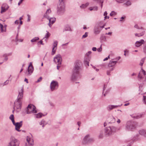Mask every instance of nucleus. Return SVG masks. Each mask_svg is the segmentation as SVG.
Instances as JSON below:
<instances>
[{"label": "nucleus", "instance_id": "obj_64", "mask_svg": "<svg viewBox=\"0 0 146 146\" xmlns=\"http://www.w3.org/2000/svg\"><path fill=\"white\" fill-rule=\"evenodd\" d=\"M108 14L107 11H105L104 13V15L105 16H106Z\"/></svg>", "mask_w": 146, "mask_h": 146}, {"label": "nucleus", "instance_id": "obj_39", "mask_svg": "<svg viewBox=\"0 0 146 146\" xmlns=\"http://www.w3.org/2000/svg\"><path fill=\"white\" fill-rule=\"evenodd\" d=\"M88 33L86 32L85 34L83 35L82 37V38H85L87 37L88 36Z\"/></svg>", "mask_w": 146, "mask_h": 146}, {"label": "nucleus", "instance_id": "obj_6", "mask_svg": "<svg viewBox=\"0 0 146 146\" xmlns=\"http://www.w3.org/2000/svg\"><path fill=\"white\" fill-rule=\"evenodd\" d=\"M94 141V138L93 137H90V135L89 134H88L86 135L84 137L83 139V143L84 144L92 143Z\"/></svg>", "mask_w": 146, "mask_h": 146}, {"label": "nucleus", "instance_id": "obj_41", "mask_svg": "<svg viewBox=\"0 0 146 146\" xmlns=\"http://www.w3.org/2000/svg\"><path fill=\"white\" fill-rule=\"evenodd\" d=\"M134 27L138 29H143V28L142 27H141V28H139L137 25H135L134 26Z\"/></svg>", "mask_w": 146, "mask_h": 146}, {"label": "nucleus", "instance_id": "obj_56", "mask_svg": "<svg viewBox=\"0 0 146 146\" xmlns=\"http://www.w3.org/2000/svg\"><path fill=\"white\" fill-rule=\"evenodd\" d=\"M92 53V52L90 51H88L86 55L89 56V55L90 54Z\"/></svg>", "mask_w": 146, "mask_h": 146}, {"label": "nucleus", "instance_id": "obj_36", "mask_svg": "<svg viewBox=\"0 0 146 146\" xmlns=\"http://www.w3.org/2000/svg\"><path fill=\"white\" fill-rule=\"evenodd\" d=\"M43 115L42 113H40L36 115V117L37 118H40Z\"/></svg>", "mask_w": 146, "mask_h": 146}, {"label": "nucleus", "instance_id": "obj_37", "mask_svg": "<svg viewBox=\"0 0 146 146\" xmlns=\"http://www.w3.org/2000/svg\"><path fill=\"white\" fill-rule=\"evenodd\" d=\"M3 56L4 57V60L5 61H7L8 59V58L6 54H4L3 55Z\"/></svg>", "mask_w": 146, "mask_h": 146}, {"label": "nucleus", "instance_id": "obj_25", "mask_svg": "<svg viewBox=\"0 0 146 146\" xmlns=\"http://www.w3.org/2000/svg\"><path fill=\"white\" fill-rule=\"evenodd\" d=\"M100 39L102 41H106V36L103 34L101 35Z\"/></svg>", "mask_w": 146, "mask_h": 146}, {"label": "nucleus", "instance_id": "obj_31", "mask_svg": "<svg viewBox=\"0 0 146 146\" xmlns=\"http://www.w3.org/2000/svg\"><path fill=\"white\" fill-rule=\"evenodd\" d=\"M39 39V38L38 37H35L32 40H31V42H36L37 40Z\"/></svg>", "mask_w": 146, "mask_h": 146}, {"label": "nucleus", "instance_id": "obj_45", "mask_svg": "<svg viewBox=\"0 0 146 146\" xmlns=\"http://www.w3.org/2000/svg\"><path fill=\"white\" fill-rule=\"evenodd\" d=\"M1 13H3L5 12L6 11H7V9H5V8H1Z\"/></svg>", "mask_w": 146, "mask_h": 146}, {"label": "nucleus", "instance_id": "obj_14", "mask_svg": "<svg viewBox=\"0 0 146 146\" xmlns=\"http://www.w3.org/2000/svg\"><path fill=\"white\" fill-rule=\"evenodd\" d=\"M105 25H104L102 26H101L99 25V26L97 27H95L94 30V34L96 35L99 34L101 31V30L99 29V27H100V28H103L104 27Z\"/></svg>", "mask_w": 146, "mask_h": 146}, {"label": "nucleus", "instance_id": "obj_12", "mask_svg": "<svg viewBox=\"0 0 146 146\" xmlns=\"http://www.w3.org/2000/svg\"><path fill=\"white\" fill-rule=\"evenodd\" d=\"M23 121H21L19 122H17L13 124L15 126V129L16 130L20 132L21 130H20V127H22V125Z\"/></svg>", "mask_w": 146, "mask_h": 146}, {"label": "nucleus", "instance_id": "obj_62", "mask_svg": "<svg viewBox=\"0 0 146 146\" xmlns=\"http://www.w3.org/2000/svg\"><path fill=\"white\" fill-rule=\"evenodd\" d=\"M39 43H40L41 44H42V45H44V44L43 43V42L42 41V40H40L38 42V43L39 44Z\"/></svg>", "mask_w": 146, "mask_h": 146}, {"label": "nucleus", "instance_id": "obj_29", "mask_svg": "<svg viewBox=\"0 0 146 146\" xmlns=\"http://www.w3.org/2000/svg\"><path fill=\"white\" fill-rule=\"evenodd\" d=\"M46 32L47 33L46 34L45 37L44 38V39L45 38L46 40L48 39L50 35V34L47 31H46Z\"/></svg>", "mask_w": 146, "mask_h": 146}, {"label": "nucleus", "instance_id": "obj_28", "mask_svg": "<svg viewBox=\"0 0 146 146\" xmlns=\"http://www.w3.org/2000/svg\"><path fill=\"white\" fill-rule=\"evenodd\" d=\"M1 8H5V9H8L9 8V6L8 5L5 3L3 4L2 5Z\"/></svg>", "mask_w": 146, "mask_h": 146}, {"label": "nucleus", "instance_id": "obj_17", "mask_svg": "<svg viewBox=\"0 0 146 146\" xmlns=\"http://www.w3.org/2000/svg\"><path fill=\"white\" fill-rule=\"evenodd\" d=\"M122 104H121V105H109L107 107V110L109 111H110L111 110L115 108H116L118 107H120L121 106Z\"/></svg>", "mask_w": 146, "mask_h": 146}, {"label": "nucleus", "instance_id": "obj_43", "mask_svg": "<svg viewBox=\"0 0 146 146\" xmlns=\"http://www.w3.org/2000/svg\"><path fill=\"white\" fill-rule=\"evenodd\" d=\"M116 13L114 11H112L110 14V15L111 16H112L116 15Z\"/></svg>", "mask_w": 146, "mask_h": 146}, {"label": "nucleus", "instance_id": "obj_8", "mask_svg": "<svg viewBox=\"0 0 146 146\" xmlns=\"http://www.w3.org/2000/svg\"><path fill=\"white\" fill-rule=\"evenodd\" d=\"M81 70V68L80 64L79 63H76L75 64L72 72L78 75Z\"/></svg>", "mask_w": 146, "mask_h": 146}, {"label": "nucleus", "instance_id": "obj_35", "mask_svg": "<svg viewBox=\"0 0 146 146\" xmlns=\"http://www.w3.org/2000/svg\"><path fill=\"white\" fill-rule=\"evenodd\" d=\"M56 21V19L54 17L51 18L50 19V22L51 23L52 25Z\"/></svg>", "mask_w": 146, "mask_h": 146}, {"label": "nucleus", "instance_id": "obj_47", "mask_svg": "<svg viewBox=\"0 0 146 146\" xmlns=\"http://www.w3.org/2000/svg\"><path fill=\"white\" fill-rule=\"evenodd\" d=\"M102 45H101L100 47L97 49V50L98 52H100L102 50Z\"/></svg>", "mask_w": 146, "mask_h": 146}, {"label": "nucleus", "instance_id": "obj_34", "mask_svg": "<svg viewBox=\"0 0 146 146\" xmlns=\"http://www.w3.org/2000/svg\"><path fill=\"white\" fill-rule=\"evenodd\" d=\"M143 78V77L142 76L141 74L140 73H139L138 76V80L139 81H141Z\"/></svg>", "mask_w": 146, "mask_h": 146}, {"label": "nucleus", "instance_id": "obj_60", "mask_svg": "<svg viewBox=\"0 0 146 146\" xmlns=\"http://www.w3.org/2000/svg\"><path fill=\"white\" fill-rule=\"evenodd\" d=\"M15 23L16 24H18L19 23V21L18 20H16L15 22Z\"/></svg>", "mask_w": 146, "mask_h": 146}, {"label": "nucleus", "instance_id": "obj_63", "mask_svg": "<svg viewBox=\"0 0 146 146\" xmlns=\"http://www.w3.org/2000/svg\"><path fill=\"white\" fill-rule=\"evenodd\" d=\"M112 33V32H109L108 33H106V34L109 35H111Z\"/></svg>", "mask_w": 146, "mask_h": 146}, {"label": "nucleus", "instance_id": "obj_55", "mask_svg": "<svg viewBox=\"0 0 146 146\" xmlns=\"http://www.w3.org/2000/svg\"><path fill=\"white\" fill-rule=\"evenodd\" d=\"M93 8L94 10L97 11L98 9V7L97 6L94 7H93Z\"/></svg>", "mask_w": 146, "mask_h": 146}, {"label": "nucleus", "instance_id": "obj_61", "mask_svg": "<svg viewBox=\"0 0 146 146\" xmlns=\"http://www.w3.org/2000/svg\"><path fill=\"white\" fill-rule=\"evenodd\" d=\"M142 72L143 74L144 75H146V73H145V71L144 70H143V69H142Z\"/></svg>", "mask_w": 146, "mask_h": 146}, {"label": "nucleus", "instance_id": "obj_42", "mask_svg": "<svg viewBox=\"0 0 146 146\" xmlns=\"http://www.w3.org/2000/svg\"><path fill=\"white\" fill-rule=\"evenodd\" d=\"M48 14L47 13H46L44 14L43 17L44 18H46L48 19V18L49 17V16H48Z\"/></svg>", "mask_w": 146, "mask_h": 146}, {"label": "nucleus", "instance_id": "obj_9", "mask_svg": "<svg viewBox=\"0 0 146 146\" xmlns=\"http://www.w3.org/2000/svg\"><path fill=\"white\" fill-rule=\"evenodd\" d=\"M58 87V84L56 81L52 80L51 83L50 88L52 91L57 89Z\"/></svg>", "mask_w": 146, "mask_h": 146}, {"label": "nucleus", "instance_id": "obj_16", "mask_svg": "<svg viewBox=\"0 0 146 146\" xmlns=\"http://www.w3.org/2000/svg\"><path fill=\"white\" fill-rule=\"evenodd\" d=\"M145 43V41L143 39L139 41H137L135 43V45L136 47H138Z\"/></svg>", "mask_w": 146, "mask_h": 146}, {"label": "nucleus", "instance_id": "obj_3", "mask_svg": "<svg viewBox=\"0 0 146 146\" xmlns=\"http://www.w3.org/2000/svg\"><path fill=\"white\" fill-rule=\"evenodd\" d=\"M116 130V128L113 126L106 127L105 129L104 134L106 137L111 136Z\"/></svg>", "mask_w": 146, "mask_h": 146}, {"label": "nucleus", "instance_id": "obj_20", "mask_svg": "<svg viewBox=\"0 0 146 146\" xmlns=\"http://www.w3.org/2000/svg\"><path fill=\"white\" fill-rule=\"evenodd\" d=\"M115 121V119L113 117H110L109 118V120L108 121V123H114Z\"/></svg>", "mask_w": 146, "mask_h": 146}, {"label": "nucleus", "instance_id": "obj_49", "mask_svg": "<svg viewBox=\"0 0 146 146\" xmlns=\"http://www.w3.org/2000/svg\"><path fill=\"white\" fill-rule=\"evenodd\" d=\"M45 122V121L44 119H42V121L39 122V124L42 125Z\"/></svg>", "mask_w": 146, "mask_h": 146}, {"label": "nucleus", "instance_id": "obj_18", "mask_svg": "<svg viewBox=\"0 0 146 146\" xmlns=\"http://www.w3.org/2000/svg\"><path fill=\"white\" fill-rule=\"evenodd\" d=\"M139 132L140 135L146 137V130L141 129L139 131Z\"/></svg>", "mask_w": 146, "mask_h": 146}, {"label": "nucleus", "instance_id": "obj_23", "mask_svg": "<svg viewBox=\"0 0 146 146\" xmlns=\"http://www.w3.org/2000/svg\"><path fill=\"white\" fill-rule=\"evenodd\" d=\"M6 31V29H3V25L0 23V33L1 32L3 33V32H5Z\"/></svg>", "mask_w": 146, "mask_h": 146}, {"label": "nucleus", "instance_id": "obj_24", "mask_svg": "<svg viewBox=\"0 0 146 146\" xmlns=\"http://www.w3.org/2000/svg\"><path fill=\"white\" fill-rule=\"evenodd\" d=\"M145 33V31H143L140 33H135V36L138 37H140L143 36Z\"/></svg>", "mask_w": 146, "mask_h": 146}, {"label": "nucleus", "instance_id": "obj_57", "mask_svg": "<svg viewBox=\"0 0 146 146\" xmlns=\"http://www.w3.org/2000/svg\"><path fill=\"white\" fill-rule=\"evenodd\" d=\"M110 72L109 70H108L107 71V74L108 75H110Z\"/></svg>", "mask_w": 146, "mask_h": 146}, {"label": "nucleus", "instance_id": "obj_22", "mask_svg": "<svg viewBox=\"0 0 146 146\" xmlns=\"http://www.w3.org/2000/svg\"><path fill=\"white\" fill-rule=\"evenodd\" d=\"M64 31H72V30L71 29V27L69 25H67L65 26Z\"/></svg>", "mask_w": 146, "mask_h": 146}, {"label": "nucleus", "instance_id": "obj_5", "mask_svg": "<svg viewBox=\"0 0 146 146\" xmlns=\"http://www.w3.org/2000/svg\"><path fill=\"white\" fill-rule=\"evenodd\" d=\"M19 141L17 139L12 136L10 138L7 146H19Z\"/></svg>", "mask_w": 146, "mask_h": 146}, {"label": "nucleus", "instance_id": "obj_21", "mask_svg": "<svg viewBox=\"0 0 146 146\" xmlns=\"http://www.w3.org/2000/svg\"><path fill=\"white\" fill-rule=\"evenodd\" d=\"M78 75L77 74L74 73H72V74L71 77V80L72 81H74L76 79V77Z\"/></svg>", "mask_w": 146, "mask_h": 146}, {"label": "nucleus", "instance_id": "obj_33", "mask_svg": "<svg viewBox=\"0 0 146 146\" xmlns=\"http://www.w3.org/2000/svg\"><path fill=\"white\" fill-rule=\"evenodd\" d=\"M126 1V2L124 4V5H125L127 6H129L131 5V3L130 1L127 0Z\"/></svg>", "mask_w": 146, "mask_h": 146}, {"label": "nucleus", "instance_id": "obj_51", "mask_svg": "<svg viewBox=\"0 0 146 146\" xmlns=\"http://www.w3.org/2000/svg\"><path fill=\"white\" fill-rule=\"evenodd\" d=\"M51 10L50 9H49L46 10V13L48 14L50 13L51 12Z\"/></svg>", "mask_w": 146, "mask_h": 146}, {"label": "nucleus", "instance_id": "obj_48", "mask_svg": "<svg viewBox=\"0 0 146 146\" xmlns=\"http://www.w3.org/2000/svg\"><path fill=\"white\" fill-rule=\"evenodd\" d=\"M27 16L28 17V19H27V21L28 22H30V18H31L30 16L28 14L27 15Z\"/></svg>", "mask_w": 146, "mask_h": 146}, {"label": "nucleus", "instance_id": "obj_27", "mask_svg": "<svg viewBox=\"0 0 146 146\" xmlns=\"http://www.w3.org/2000/svg\"><path fill=\"white\" fill-rule=\"evenodd\" d=\"M9 119L12 121L13 124L15 123V121L14 119V115L13 114H11L9 117Z\"/></svg>", "mask_w": 146, "mask_h": 146}, {"label": "nucleus", "instance_id": "obj_7", "mask_svg": "<svg viewBox=\"0 0 146 146\" xmlns=\"http://www.w3.org/2000/svg\"><path fill=\"white\" fill-rule=\"evenodd\" d=\"M36 108V107L35 106L32 104L29 105L27 108V113L30 114L32 113H36L37 111L35 110Z\"/></svg>", "mask_w": 146, "mask_h": 146}, {"label": "nucleus", "instance_id": "obj_10", "mask_svg": "<svg viewBox=\"0 0 146 146\" xmlns=\"http://www.w3.org/2000/svg\"><path fill=\"white\" fill-rule=\"evenodd\" d=\"M54 62L57 63L58 65H60L62 62V58L60 54L56 55L54 58Z\"/></svg>", "mask_w": 146, "mask_h": 146}, {"label": "nucleus", "instance_id": "obj_19", "mask_svg": "<svg viewBox=\"0 0 146 146\" xmlns=\"http://www.w3.org/2000/svg\"><path fill=\"white\" fill-rule=\"evenodd\" d=\"M117 61H110L108 64V67L110 68L111 67H112L114 66L116 63H117Z\"/></svg>", "mask_w": 146, "mask_h": 146}, {"label": "nucleus", "instance_id": "obj_44", "mask_svg": "<svg viewBox=\"0 0 146 146\" xmlns=\"http://www.w3.org/2000/svg\"><path fill=\"white\" fill-rule=\"evenodd\" d=\"M49 21V23L48 24V25L50 27H51L52 26L51 23L50 22V19H51V18H50L49 17L48 18V19H47Z\"/></svg>", "mask_w": 146, "mask_h": 146}, {"label": "nucleus", "instance_id": "obj_52", "mask_svg": "<svg viewBox=\"0 0 146 146\" xmlns=\"http://www.w3.org/2000/svg\"><path fill=\"white\" fill-rule=\"evenodd\" d=\"M17 38H17V36L16 37V40L17 41V42L18 41H19L21 42H22L23 41V40H22V39L19 40L17 39Z\"/></svg>", "mask_w": 146, "mask_h": 146}, {"label": "nucleus", "instance_id": "obj_2", "mask_svg": "<svg viewBox=\"0 0 146 146\" xmlns=\"http://www.w3.org/2000/svg\"><path fill=\"white\" fill-rule=\"evenodd\" d=\"M66 11L65 6L64 3H60L57 9V14L60 16L63 15Z\"/></svg>", "mask_w": 146, "mask_h": 146}, {"label": "nucleus", "instance_id": "obj_1", "mask_svg": "<svg viewBox=\"0 0 146 146\" xmlns=\"http://www.w3.org/2000/svg\"><path fill=\"white\" fill-rule=\"evenodd\" d=\"M23 88L22 87L21 89L19 90V94L17 99L14 102V110H13L12 112L14 113L15 108L16 107L17 109H21L22 103V100L23 96Z\"/></svg>", "mask_w": 146, "mask_h": 146}, {"label": "nucleus", "instance_id": "obj_15", "mask_svg": "<svg viewBox=\"0 0 146 146\" xmlns=\"http://www.w3.org/2000/svg\"><path fill=\"white\" fill-rule=\"evenodd\" d=\"M58 42L57 41H55L54 42L53 44V47L52 48V52H51V54L52 55H53L55 54L56 52V48L55 49H54V48L55 47H56L57 46Z\"/></svg>", "mask_w": 146, "mask_h": 146}, {"label": "nucleus", "instance_id": "obj_53", "mask_svg": "<svg viewBox=\"0 0 146 146\" xmlns=\"http://www.w3.org/2000/svg\"><path fill=\"white\" fill-rule=\"evenodd\" d=\"M9 81L8 80H7L4 83V85H5L8 84Z\"/></svg>", "mask_w": 146, "mask_h": 146}, {"label": "nucleus", "instance_id": "obj_50", "mask_svg": "<svg viewBox=\"0 0 146 146\" xmlns=\"http://www.w3.org/2000/svg\"><path fill=\"white\" fill-rule=\"evenodd\" d=\"M42 79V77H40L37 80L36 82H40Z\"/></svg>", "mask_w": 146, "mask_h": 146}, {"label": "nucleus", "instance_id": "obj_40", "mask_svg": "<svg viewBox=\"0 0 146 146\" xmlns=\"http://www.w3.org/2000/svg\"><path fill=\"white\" fill-rule=\"evenodd\" d=\"M127 0H115V1L118 3H120L125 1Z\"/></svg>", "mask_w": 146, "mask_h": 146}, {"label": "nucleus", "instance_id": "obj_32", "mask_svg": "<svg viewBox=\"0 0 146 146\" xmlns=\"http://www.w3.org/2000/svg\"><path fill=\"white\" fill-rule=\"evenodd\" d=\"M145 60V58H143L141 60L139 64V65L140 66H142L143 65V64L144 63Z\"/></svg>", "mask_w": 146, "mask_h": 146}, {"label": "nucleus", "instance_id": "obj_38", "mask_svg": "<svg viewBox=\"0 0 146 146\" xmlns=\"http://www.w3.org/2000/svg\"><path fill=\"white\" fill-rule=\"evenodd\" d=\"M84 63L86 65H87L88 66H89V62L88 60H87L85 59L84 60Z\"/></svg>", "mask_w": 146, "mask_h": 146}, {"label": "nucleus", "instance_id": "obj_26", "mask_svg": "<svg viewBox=\"0 0 146 146\" xmlns=\"http://www.w3.org/2000/svg\"><path fill=\"white\" fill-rule=\"evenodd\" d=\"M89 5V3H87L85 4H83L80 6V7L82 8H86Z\"/></svg>", "mask_w": 146, "mask_h": 146}, {"label": "nucleus", "instance_id": "obj_13", "mask_svg": "<svg viewBox=\"0 0 146 146\" xmlns=\"http://www.w3.org/2000/svg\"><path fill=\"white\" fill-rule=\"evenodd\" d=\"M34 70V68L31 63H30V65L29 66L27 69L28 73H26L27 75H30L33 73Z\"/></svg>", "mask_w": 146, "mask_h": 146}, {"label": "nucleus", "instance_id": "obj_59", "mask_svg": "<svg viewBox=\"0 0 146 146\" xmlns=\"http://www.w3.org/2000/svg\"><path fill=\"white\" fill-rule=\"evenodd\" d=\"M96 50H97V48L96 47H93L92 48V50L93 51H96Z\"/></svg>", "mask_w": 146, "mask_h": 146}, {"label": "nucleus", "instance_id": "obj_11", "mask_svg": "<svg viewBox=\"0 0 146 146\" xmlns=\"http://www.w3.org/2000/svg\"><path fill=\"white\" fill-rule=\"evenodd\" d=\"M27 143H26L25 146H33L34 144L33 139L29 136L27 138Z\"/></svg>", "mask_w": 146, "mask_h": 146}, {"label": "nucleus", "instance_id": "obj_30", "mask_svg": "<svg viewBox=\"0 0 146 146\" xmlns=\"http://www.w3.org/2000/svg\"><path fill=\"white\" fill-rule=\"evenodd\" d=\"M131 116L133 117V118H134L135 119H138L139 118H140L141 117V116H139V115H134L133 114L130 115Z\"/></svg>", "mask_w": 146, "mask_h": 146}, {"label": "nucleus", "instance_id": "obj_54", "mask_svg": "<svg viewBox=\"0 0 146 146\" xmlns=\"http://www.w3.org/2000/svg\"><path fill=\"white\" fill-rule=\"evenodd\" d=\"M143 52L145 54H146V45L144 48Z\"/></svg>", "mask_w": 146, "mask_h": 146}, {"label": "nucleus", "instance_id": "obj_46", "mask_svg": "<svg viewBox=\"0 0 146 146\" xmlns=\"http://www.w3.org/2000/svg\"><path fill=\"white\" fill-rule=\"evenodd\" d=\"M143 100L144 104H146V96H143Z\"/></svg>", "mask_w": 146, "mask_h": 146}, {"label": "nucleus", "instance_id": "obj_4", "mask_svg": "<svg viewBox=\"0 0 146 146\" xmlns=\"http://www.w3.org/2000/svg\"><path fill=\"white\" fill-rule=\"evenodd\" d=\"M136 127L134 122L131 121H128L125 127V129L128 131H132L136 128Z\"/></svg>", "mask_w": 146, "mask_h": 146}, {"label": "nucleus", "instance_id": "obj_58", "mask_svg": "<svg viewBox=\"0 0 146 146\" xmlns=\"http://www.w3.org/2000/svg\"><path fill=\"white\" fill-rule=\"evenodd\" d=\"M24 0H20L19 1L18 3V5H19Z\"/></svg>", "mask_w": 146, "mask_h": 146}]
</instances>
